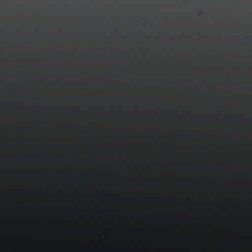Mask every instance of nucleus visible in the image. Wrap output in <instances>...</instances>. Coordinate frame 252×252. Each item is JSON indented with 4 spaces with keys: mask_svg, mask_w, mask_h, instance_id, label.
I'll use <instances>...</instances> for the list:
<instances>
[{
    "mask_svg": "<svg viewBox=\"0 0 252 252\" xmlns=\"http://www.w3.org/2000/svg\"><path fill=\"white\" fill-rule=\"evenodd\" d=\"M8 2L14 8L20 9L23 7L25 0H9Z\"/></svg>",
    "mask_w": 252,
    "mask_h": 252,
    "instance_id": "f257e3e1",
    "label": "nucleus"
},
{
    "mask_svg": "<svg viewBox=\"0 0 252 252\" xmlns=\"http://www.w3.org/2000/svg\"><path fill=\"white\" fill-rule=\"evenodd\" d=\"M29 14L28 16H32V0H29V6H28Z\"/></svg>",
    "mask_w": 252,
    "mask_h": 252,
    "instance_id": "f03ea898",
    "label": "nucleus"
},
{
    "mask_svg": "<svg viewBox=\"0 0 252 252\" xmlns=\"http://www.w3.org/2000/svg\"><path fill=\"white\" fill-rule=\"evenodd\" d=\"M36 16L35 13V11L33 8V6L32 5V16Z\"/></svg>",
    "mask_w": 252,
    "mask_h": 252,
    "instance_id": "7ed1b4c3",
    "label": "nucleus"
},
{
    "mask_svg": "<svg viewBox=\"0 0 252 252\" xmlns=\"http://www.w3.org/2000/svg\"><path fill=\"white\" fill-rule=\"evenodd\" d=\"M47 0H42V2L43 3H45L46 2Z\"/></svg>",
    "mask_w": 252,
    "mask_h": 252,
    "instance_id": "20e7f679",
    "label": "nucleus"
},
{
    "mask_svg": "<svg viewBox=\"0 0 252 252\" xmlns=\"http://www.w3.org/2000/svg\"><path fill=\"white\" fill-rule=\"evenodd\" d=\"M195 16H199V15H196Z\"/></svg>",
    "mask_w": 252,
    "mask_h": 252,
    "instance_id": "39448f33",
    "label": "nucleus"
},
{
    "mask_svg": "<svg viewBox=\"0 0 252 252\" xmlns=\"http://www.w3.org/2000/svg\"><path fill=\"white\" fill-rule=\"evenodd\" d=\"M22 16H24V15H22Z\"/></svg>",
    "mask_w": 252,
    "mask_h": 252,
    "instance_id": "423d86ee",
    "label": "nucleus"
},
{
    "mask_svg": "<svg viewBox=\"0 0 252 252\" xmlns=\"http://www.w3.org/2000/svg\"><path fill=\"white\" fill-rule=\"evenodd\" d=\"M209 16H211L212 15H210Z\"/></svg>",
    "mask_w": 252,
    "mask_h": 252,
    "instance_id": "0eeeda50",
    "label": "nucleus"
},
{
    "mask_svg": "<svg viewBox=\"0 0 252 252\" xmlns=\"http://www.w3.org/2000/svg\"><path fill=\"white\" fill-rule=\"evenodd\" d=\"M236 15H234V16H235Z\"/></svg>",
    "mask_w": 252,
    "mask_h": 252,
    "instance_id": "6e6552de",
    "label": "nucleus"
}]
</instances>
